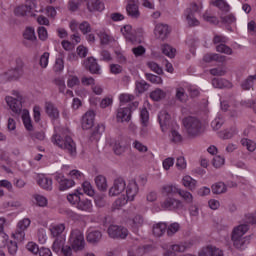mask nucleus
Wrapping results in <instances>:
<instances>
[{
    "label": "nucleus",
    "mask_w": 256,
    "mask_h": 256,
    "mask_svg": "<svg viewBox=\"0 0 256 256\" xmlns=\"http://www.w3.org/2000/svg\"><path fill=\"white\" fill-rule=\"evenodd\" d=\"M83 193L76 190L72 194L67 195V200L74 205L78 211H84L85 213H91L93 211V203L89 199H82Z\"/></svg>",
    "instance_id": "1"
},
{
    "label": "nucleus",
    "mask_w": 256,
    "mask_h": 256,
    "mask_svg": "<svg viewBox=\"0 0 256 256\" xmlns=\"http://www.w3.org/2000/svg\"><path fill=\"white\" fill-rule=\"evenodd\" d=\"M52 143L57 145L60 149L67 151L71 157H75V155H77V145L71 136H65V138H63L59 134H54L52 136Z\"/></svg>",
    "instance_id": "2"
},
{
    "label": "nucleus",
    "mask_w": 256,
    "mask_h": 256,
    "mask_svg": "<svg viewBox=\"0 0 256 256\" xmlns=\"http://www.w3.org/2000/svg\"><path fill=\"white\" fill-rule=\"evenodd\" d=\"M182 123L190 137H197V135L201 133L203 124L199 118L195 116H188L183 119Z\"/></svg>",
    "instance_id": "3"
},
{
    "label": "nucleus",
    "mask_w": 256,
    "mask_h": 256,
    "mask_svg": "<svg viewBox=\"0 0 256 256\" xmlns=\"http://www.w3.org/2000/svg\"><path fill=\"white\" fill-rule=\"evenodd\" d=\"M69 243L73 251H83L85 249V236L79 229H74L70 233Z\"/></svg>",
    "instance_id": "4"
},
{
    "label": "nucleus",
    "mask_w": 256,
    "mask_h": 256,
    "mask_svg": "<svg viewBox=\"0 0 256 256\" xmlns=\"http://www.w3.org/2000/svg\"><path fill=\"white\" fill-rule=\"evenodd\" d=\"M195 243L193 240H188L186 242H182L180 244H174L167 249L163 256H176V253H185V251L191 249Z\"/></svg>",
    "instance_id": "5"
},
{
    "label": "nucleus",
    "mask_w": 256,
    "mask_h": 256,
    "mask_svg": "<svg viewBox=\"0 0 256 256\" xmlns=\"http://www.w3.org/2000/svg\"><path fill=\"white\" fill-rule=\"evenodd\" d=\"M37 8L35 0H26L25 5H21L15 8L14 14L17 17H25L27 15H33V11Z\"/></svg>",
    "instance_id": "6"
},
{
    "label": "nucleus",
    "mask_w": 256,
    "mask_h": 256,
    "mask_svg": "<svg viewBox=\"0 0 256 256\" xmlns=\"http://www.w3.org/2000/svg\"><path fill=\"white\" fill-rule=\"evenodd\" d=\"M107 233L111 239H127L129 230L123 226L112 224L108 227Z\"/></svg>",
    "instance_id": "7"
},
{
    "label": "nucleus",
    "mask_w": 256,
    "mask_h": 256,
    "mask_svg": "<svg viewBox=\"0 0 256 256\" xmlns=\"http://www.w3.org/2000/svg\"><path fill=\"white\" fill-rule=\"evenodd\" d=\"M30 225H31V219L24 218L20 220L17 224V229L13 234L14 239H16V241H23L25 239V231L29 229Z\"/></svg>",
    "instance_id": "8"
},
{
    "label": "nucleus",
    "mask_w": 256,
    "mask_h": 256,
    "mask_svg": "<svg viewBox=\"0 0 256 256\" xmlns=\"http://www.w3.org/2000/svg\"><path fill=\"white\" fill-rule=\"evenodd\" d=\"M197 12H199V5L197 3H192L191 7L186 9L185 15L189 27H198L200 22L195 18Z\"/></svg>",
    "instance_id": "9"
},
{
    "label": "nucleus",
    "mask_w": 256,
    "mask_h": 256,
    "mask_svg": "<svg viewBox=\"0 0 256 256\" xmlns=\"http://www.w3.org/2000/svg\"><path fill=\"white\" fill-rule=\"evenodd\" d=\"M160 205L164 211H175V209H181V207H183V203L173 197H166Z\"/></svg>",
    "instance_id": "10"
},
{
    "label": "nucleus",
    "mask_w": 256,
    "mask_h": 256,
    "mask_svg": "<svg viewBox=\"0 0 256 256\" xmlns=\"http://www.w3.org/2000/svg\"><path fill=\"white\" fill-rule=\"evenodd\" d=\"M126 187H127V183H125V179L123 178L115 179L113 186L109 189V196L117 197V195H121V193L125 191Z\"/></svg>",
    "instance_id": "11"
},
{
    "label": "nucleus",
    "mask_w": 256,
    "mask_h": 256,
    "mask_svg": "<svg viewBox=\"0 0 256 256\" xmlns=\"http://www.w3.org/2000/svg\"><path fill=\"white\" fill-rule=\"evenodd\" d=\"M125 189L126 195L124 196L127 197L129 201H134L139 193V185H137V182L135 180H130Z\"/></svg>",
    "instance_id": "12"
},
{
    "label": "nucleus",
    "mask_w": 256,
    "mask_h": 256,
    "mask_svg": "<svg viewBox=\"0 0 256 256\" xmlns=\"http://www.w3.org/2000/svg\"><path fill=\"white\" fill-rule=\"evenodd\" d=\"M158 121L163 133L167 132L169 127H171V115L165 110L160 111L158 114Z\"/></svg>",
    "instance_id": "13"
},
{
    "label": "nucleus",
    "mask_w": 256,
    "mask_h": 256,
    "mask_svg": "<svg viewBox=\"0 0 256 256\" xmlns=\"http://www.w3.org/2000/svg\"><path fill=\"white\" fill-rule=\"evenodd\" d=\"M55 180L59 183V189L61 191H67V189H71V187H75V181L73 179H67L62 174H58L55 176Z\"/></svg>",
    "instance_id": "14"
},
{
    "label": "nucleus",
    "mask_w": 256,
    "mask_h": 256,
    "mask_svg": "<svg viewBox=\"0 0 256 256\" xmlns=\"http://www.w3.org/2000/svg\"><path fill=\"white\" fill-rule=\"evenodd\" d=\"M116 119L118 123H129L131 121V108L120 107L117 110Z\"/></svg>",
    "instance_id": "15"
},
{
    "label": "nucleus",
    "mask_w": 256,
    "mask_h": 256,
    "mask_svg": "<svg viewBox=\"0 0 256 256\" xmlns=\"http://www.w3.org/2000/svg\"><path fill=\"white\" fill-rule=\"evenodd\" d=\"M84 65L86 69L95 75L101 74V66L97 63V60L94 57H89L85 60Z\"/></svg>",
    "instance_id": "16"
},
{
    "label": "nucleus",
    "mask_w": 256,
    "mask_h": 256,
    "mask_svg": "<svg viewBox=\"0 0 256 256\" xmlns=\"http://www.w3.org/2000/svg\"><path fill=\"white\" fill-rule=\"evenodd\" d=\"M95 123V112L90 110L86 112L82 117V129H91Z\"/></svg>",
    "instance_id": "17"
},
{
    "label": "nucleus",
    "mask_w": 256,
    "mask_h": 256,
    "mask_svg": "<svg viewBox=\"0 0 256 256\" xmlns=\"http://www.w3.org/2000/svg\"><path fill=\"white\" fill-rule=\"evenodd\" d=\"M154 33L158 39H161L162 41H165L167 39V36L171 31L169 30V25L166 24H157L154 29Z\"/></svg>",
    "instance_id": "18"
},
{
    "label": "nucleus",
    "mask_w": 256,
    "mask_h": 256,
    "mask_svg": "<svg viewBox=\"0 0 256 256\" xmlns=\"http://www.w3.org/2000/svg\"><path fill=\"white\" fill-rule=\"evenodd\" d=\"M45 111L52 121H57V119H59V109L52 102L45 103Z\"/></svg>",
    "instance_id": "19"
},
{
    "label": "nucleus",
    "mask_w": 256,
    "mask_h": 256,
    "mask_svg": "<svg viewBox=\"0 0 256 256\" xmlns=\"http://www.w3.org/2000/svg\"><path fill=\"white\" fill-rule=\"evenodd\" d=\"M121 33L122 35H124L128 43H132L133 45L137 43V36H135V34L133 33V28L131 27V25H125L123 28H121Z\"/></svg>",
    "instance_id": "20"
},
{
    "label": "nucleus",
    "mask_w": 256,
    "mask_h": 256,
    "mask_svg": "<svg viewBox=\"0 0 256 256\" xmlns=\"http://www.w3.org/2000/svg\"><path fill=\"white\" fill-rule=\"evenodd\" d=\"M37 183L41 189H44L45 191H53V180L51 178L44 175L39 176Z\"/></svg>",
    "instance_id": "21"
},
{
    "label": "nucleus",
    "mask_w": 256,
    "mask_h": 256,
    "mask_svg": "<svg viewBox=\"0 0 256 256\" xmlns=\"http://www.w3.org/2000/svg\"><path fill=\"white\" fill-rule=\"evenodd\" d=\"M49 231L52 237H55L56 239L61 238V235H63L65 231V223L51 224L49 226Z\"/></svg>",
    "instance_id": "22"
},
{
    "label": "nucleus",
    "mask_w": 256,
    "mask_h": 256,
    "mask_svg": "<svg viewBox=\"0 0 256 256\" xmlns=\"http://www.w3.org/2000/svg\"><path fill=\"white\" fill-rule=\"evenodd\" d=\"M23 73L24 70L14 67L5 72L4 75L8 81H17V79H21V77H23Z\"/></svg>",
    "instance_id": "23"
},
{
    "label": "nucleus",
    "mask_w": 256,
    "mask_h": 256,
    "mask_svg": "<svg viewBox=\"0 0 256 256\" xmlns=\"http://www.w3.org/2000/svg\"><path fill=\"white\" fill-rule=\"evenodd\" d=\"M231 240L235 249H239L240 251H245V249H247V245H249V238H237L236 234L234 237H231Z\"/></svg>",
    "instance_id": "24"
},
{
    "label": "nucleus",
    "mask_w": 256,
    "mask_h": 256,
    "mask_svg": "<svg viewBox=\"0 0 256 256\" xmlns=\"http://www.w3.org/2000/svg\"><path fill=\"white\" fill-rule=\"evenodd\" d=\"M5 101L11 111H13V113L21 112V102H19L17 98H13L12 96H6Z\"/></svg>",
    "instance_id": "25"
},
{
    "label": "nucleus",
    "mask_w": 256,
    "mask_h": 256,
    "mask_svg": "<svg viewBox=\"0 0 256 256\" xmlns=\"http://www.w3.org/2000/svg\"><path fill=\"white\" fill-rule=\"evenodd\" d=\"M212 85L215 89H231L233 87V84L224 78H213Z\"/></svg>",
    "instance_id": "26"
},
{
    "label": "nucleus",
    "mask_w": 256,
    "mask_h": 256,
    "mask_svg": "<svg viewBox=\"0 0 256 256\" xmlns=\"http://www.w3.org/2000/svg\"><path fill=\"white\" fill-rule=\"evenodd\" d=\"M162 197H173L179 193V188L173 184H166L162 187Z\"/></svg>",
    "instance_id": "27"
},
{
    "label": "nucleus",
    "mask_w": 256,
    "mask_h": 256,
    "mask_svg": "<svg viewBox=\"0 0 256 256\" xmlns=\"http://www.w3.org/2000/svg\"><path fill=\"white\" fill-rule=\"evenodd\" d=\"M87 9L90 11V13H93L95 11H103L105 9V4L101 2V0H90L87 3Z\"/></svg>",
    "instance_id": "28"
},
{
    "label": "nucleus",
    "mask_w": 256,
    "mask_h": 256,
    "mask_svg": "<svg viewBox=\"0 0 256 256\" xmlns=\"http://www.w3.org/2000/svg\"><path fill=\"white\" fill-rule=\"evenodd\" d=\"M247 231H249V225L240 224L233 229L231 237H235L236 235L237 239L245 238V233H247Z\"/></svg>",
    "instance_id": "29"
},
{
    "label": "nucleus",
    "mask_w": 256,
    "mask_h": 256,
    "mask_svg": "<svg viewBox=\"0 0 256 256\" xmlns=\"http://www.w3.org/2000/svg\"><path fill=\"white\" fill-rule=\"evenodd\" d=\"M152 233L154 237H163L164 233H167V223L159 222L153 225Z\"/></svg>",
    "instance_id": "30"
},
{
    "label": "nucleus",
    "mask_w": 256,
    "mask_h": 256,
    "mask_svg": "<svg viewBox=\"0 0 256 256\" xmlns=\"http://www.w3.org/2000/svg\"><path fill=\"white\" fill-rule=\"evenodd\" d=\"M102 237L103 234L101 233V231L92 230L88 232L86 239L88 243H92V245H95V243H99V241H101Z\"/></svg>",
    "instance_id": "31"
},
{
    "label": "nucleus",
    "mask_w": 256,
    "mask_h": 256,
    "mask_svg": "<svg viewBox=\"0 0 256 256\" xmlns=\"http://www.w3.org/2000/svg\"><path fill=\"white\" fill-rule=\"evenodd\" d=\"M255 83H256V74L249 75L244 81H242L241 88L243 89V91H251Z\"/></svg>",
    "instance_id": "32"
},
{
    "label": "nucleus",
    "mask_w": 256,
    "mask_h": 256,
    "mask_svg": "<svg viewBox=\"0 0 256 256\" xmlns=\"http://www.w3.org/2000/svg\"><path fill=\"white\" fill-rule=\"evenodd\" d=\"M126 11L129 17H132V19H139L141 15V13L139 12V4L128 3L126 6Z\"/></svg>",
    "instance_id": "33"
},
{
    "label": "nucleus",
    "mask_w": 256,
    "mask_h": 256,
    "mask_svg": "<svg viewBox=\"0 0 256 256\" xmlns=\"http://www.w3.org/2000/svg\"><path fill=\"white\" fill-rule=\"evenodd\" d=\"M226 57L220 54L209 53L204 55L203 61L205 63H211V61H217L218 63H224Z\"/></svg>",
    "instance_id": "34"
},
{
    "label": "nucleus",
    "mask_w": 256,
    "mask_h": 256,
    "mask_svg": "<svg viewBox=\"0 0 256 256\" xmlns=\"http://www.w3.org/2000/svg\"><path fill=\"white\" fill-rule=\"evenodd\" d=\"M95 184L99 191H107V178L103 175H98L95 177Z\"/></svg>",
    "instance_id": "35"
},
{
    "label": "nucleus",
    "mask_w": 256,
    "mask_h": 256,
    "mask_svg": "<svg viewBox=\"0 0 256 256\" xmlns=\"http://www.w3.org/2000/svg\"><path fill=\"white\" fill-rule=\"evenodd\" d=\"M212 5L220 9L223 13H229V11H231V6L225 0H214Z\"/></svg>",
    "instance_id": "36"
},
{
    "label": "nucleus",
    "mask_w": 256,
    "mask_h": 256,
    "mask_svg": "<svg viewBox=\"0 0 256 256\" xmlns=\"http://www.w3.org/2000/svg\"><path fill=\"white\" fill-rule=\"evenodd\" d=\"M182 184L190 191H195L197 187V180L193 179L191 176H184L182 179Z\"/></svg>",
    "instance_id": "37"
},
{
    "label": "nucleus",
    "mask_w": 256,
    "mask_h": 256,
    "mask_svg": "<svg viewBox=\"0 0 256 256\" xmlns=\"http://www.w3.org/2000/svg\"><path fill=\"white\" fill-rule=\"evenodd\" d=\"M103 133H105V125L98 124L91 134L92 141H99V139H101V135H103Z\"/></svg>",
    "instance_id": "38"
},
{
    "label": "nucleus",
    "mask_w": 256,
    "mask_h": 256,
    "mask_svg": "<svg viewBox=\"0 0 256 256\" xmlns=\"http://www.w3.org/2000/svg\"><path fill=\"white\" fill-rule=\"evenodd\" d=\"M63 247H65V238H56L52 245V250L54 251V253L59 254L62 251Z\"/></svg>",
    "instance_id": "39"
},
{
    "label": "nucleus",
    "mask_w": 256,
    "mask_h": 256,
    "mask_svg": "<svg viewBox=\"0 0 256 256\" xmlns=\"http://www.w3.org/2000/svg\"><path fill=\"white\" fill-rule=\"evenodd\" d=\"M128 201H129V199L125 195L120 196L112 204L113 211L119 210V209H121V207H125V205H127Z\"/></svg>",
    "instance_id": "40"
},
{
    "label": "nucleus",
    "mask_w": 256,
    "mask_h": 256,
    "mask_svg": "<svg viewBox=\"0 0 256 256\" xmlns=\"http://www.w3.org/2000/svg\"><path fill=\"white\" fill-rule=\"evenodd\" d=\"M227 192V185L223 182H218L214 185H212V193L214 195H221V193H226Z\"/></svg>",
    "instance_id": "41"
},
{
    "label": "nucleus",
    "mask_w": 256,
    "mask_h": 256,
    "mask_svg": "<svg viewBox=\"0 0 256 256\" xmlns=\"http://www.w3.org/2000/svg\"><path fill=\"white\" fill-rule=\"evenodd\" d=\"M23 37L27 41H37V36L35 35V28L27 27L23 33Z\"/></svg>",
    "instance_id": "42"
},
{
    "label": "nucleus",
    "mask_w": 256,
    "mask_h": 256,
    "mask_svg": "<svg viewBox=\"0 0 256 256\" xmlns=\"http://www.w3.org/2000/svg\"><path fill=\"white\" fill-rule=\"evenodd\" d=\"M176 52H177V50L175 48H173L171 45H169V44L162 45V53L164 55H166V57L173 59V57H175Z\"/></svg>",
    "instance_id": "43"
},
{
    "label": "nucleus",
    "mask_w": 256,
    "mask_h": 256,
    "mask_svg": "<svg viewBox=\"0 0 256 256\" xmlns=\"http://www.w3.org/2000/svg\"><path fill=\"white\" fill-rule=\"evenodd\" d=\"M9 255L15 256L17 255V251H19V246L16 241L8 240L6 244Z\"/></svg>",
    "instance_id": "44"
},
{
    "label": "nucleus",
    "mask_w": 256,
    "mask_h": 256,
    "mask_svg": "<svg viewBox=\"0 0 256 256\" xmlns=\"http://www.w3.org/2000/svg\"><path fill=\"white\" fill-rule=\"evenodd\" d=\"M166 95L165 91L158 88L150 93V99L153 101H161V99H165Z\"/></svg>",
    "instance_id": "45"
},
{
    "label": "nucleus",
    "mask_w": 256,
    "mask_h": 256,
    "mask_svg": "<svg viewBox=\"0 0 256 256\" xmlns=\"http://www.w3.org/2000/svg\"><path fill=\"white\" fill-rule=\"evenodd\" d=\"M241 145L246 147L247 151H250V153H253V151L256 149V143L251 139L243 138L241 140Z\"/></svg>",
    "instance_id": "46"
},
{
    "label": "nucleus",
    "mask_w": 256,
    "mask_h": 256,
    "mask_svg": "<svg viewBox=\"0 0 256 256\" xmlns=\"http://www.w3.org/2000/svg\"><path fill=\"white\" fill-rule=\"evenodd\" d=\"M223 123H225V119H223V116L218 115L212 122L211 127L214 131H219L221 127H223Z\"/></svg>",
    "instance_id": "47"
},
{
    "label": "nucleus",
    "mask_w": 256,
    "mask_h": 256,
    "mask_svg": "<svg viewBox=\"0 0 256 256\" xmlns=\"http://www.w3.org/2000/svg\"><path fill=\"white\" fill-rule=\"evenodd\" d=\"M22 121L27 131H33V122H31V116H29V113H24L22 115Z\"/></svg>",
    "instance_id": "48"
},
{
    "label": "nucleus",
    "mask_w": 256,
    "mask_h": 256,
    "mask_svg": "<svg viewBox=\"0 0 256 256\" xmlns=\"http://www.w3.org/2000/svg\"><path fill=\"white\" fill-rule=\"evenodd\" d=\"M179 229H181V226L179 225V223L174 222L169 226H167L166 233L168 237H173V235H175V233H177Z\"/></svg>",
    "instance_id": "49"
},
{
    "label": "nucleus",
    "mask_w": 256,
    "mask_h": 256,
    "mask_svg": "<svg viewBox=\"0 0 256 256\" xmlns=\"http://www.w3.org/2000/svg\"><path fill=\"white\" fill-rule=\"evenodd\" d=\"M216 51L218 53H224V55H233V49H231V47L227 46L225 43L218 44L216 46Z\"/></svg>",
    "instance_id": "50"
},
{
    "label": "nucleus",
    "mask_w": 256,
    "mask_h": 256,
    "mask_svg": "<svg viewBox=\"0 0 256 256\" xmlns=\"http://www.w3.org/2000/svg\"><path fill=\"white\" fill-rule=\"evenodd\" d=\"M140 121L143 127H147V125L149 124V111L147 110V108H142V110L140 111Z\"/></svg>",
    "instance_id": "51"
},
{
    "label": "nucleus",
    "mask_w": 256,
    "mask_h": 256,
    "mask_svg": "<svg viewBox=\"0 0 256 256\" xmlns=\"http://www.w3.org/2000/svg\"><path fill=\"white\" fill-rule=\"evenodd\" d=\"M178 195L185 201V203H193V194L188 191L178 189Z\"/></svg>",
    "instance_id": "52"
},
{
    "label": "nucleus",
    "mask_w": 256,
    "mask_h": 256,
    "mask_svg": "<svg viewBox=\"0 0 256 256\" xmlns=\"http://www.w3.org/2000/svg\"><path fill=\"white\" fill-rule=\"evenodd\" d=\"M98 36L100 38L101 45H109L111 41H113V37H111L106 32H100Z\"/></svg>",
    "instance_id": "53"
},
{
    "label": "nucleus",
    "mask_w": 256,
    "mask_h": 256,
    "mask_svg": "<svg viewBox=\"0 0 256 256\" xmlns=\"http://www.w3.org/2000/svg\"><path fill=\"white\" fill-rule=\"evenodd\" d=\"M176 99L181 103H185L187 101V94L185 93V88L180 87L176 89Z\"/></svg>",
    "instance_id": "54"
},
{
    "label": "nucleus",
    "mask_w": 256,
    "mask_h": 256,
    "mask_svg": "<svg viewBox=\"0 0 256 256\" xmlns=\"http://www.w3.org/2000/svg\"><path fill=\"white\" fill-rule=\"evenodd\" d=\"M82 188L84 193L89 197H93V195H95V190H93V186H91L90 182L88 181L83 182Z\"/></svg>",
    "instance_id": "55"
},
{
    "label": "nucleus",
    "mask_w": 256,
    "mask_h": 256,
    "mask_svg": "<svg viewBox=\"0 0 256 256\" xmlns=\"http://www.w3.org/2000/svg\"><path fill=\"white\" fill-rule=\"evenodd\" d=\"M132 147H134L136 151H139V153H147V151H149V148H147V146H145L143 143H141L138 140H135L132 143Z\"/></svg>",
    "instance_id": "56"
},
{
    "label": "nucleus",
    "mask_w": 256,
    "mask_h": 256,
    "mask_svg": "<svg viewBox=\"0 0 256 256\" xmlns=\"http://www.w3.org/2000/svg\"><path fill=\"white\" fill-rule=\"evenodd\" d=\"M81 80H79V77L75 75H70L67 80V85L70 89H73V87H76V85H80Z\"/></svg>",
    "instance_id": "57"
},
{
    "label": "nucleus",
    "mask_w": 256,
    "mask_h": 256,
    "mask_svg": "<svg viewBox=\"0 0 256 256\" xmlns=\"http://www.w3.org/2000/svg\"><path fill=\"white\" fill-rule=\"evenodd\" d=\"M147 66L149 67V69H151V71H153L154 73H157V75H161V73H163V68L160 67L159 64H157L154 61L148 62Z\"/></svg>",
    "instance_id": "58"
},
{
    "label": "nucleus",
    "mask_w": 256,
    "mask_h": 256,
    "mask_svg": "<svg viewBox=\"0 0 256 256\" xmlns=\"http://www.w3.org/2000/svg\"><path fill=\"white\" fill-rule=\"evenodd\" d=\"M235 135V131L233 129H229V130H224V131H220L218 133V137H220V139H232V137Z\"/></svg>",
    "instance_id": "59"
},
{
    "label": "nucleus",
    "mask_w": 256,
    "mask_h": 256,
    "mask_svg": "<svg viewBox=\"0 0 256 256\" xmlns=\"http://www.w3.org/2000/svg\"><path fill=\"white\" fill-rule=\"evenodd\" d=\"M149 89V84L145 80L136 82V91L139 93H145Z\"/></svg>",
    "instance_id": "60"
},
{
    "label": "nucleus",
    "mask_w": 256,
    "mask_h": 256,
    "mask_svg": "<svg viewBox=\"0 0 256 256\" xmlns=\"http://www.w3.org/2000/svg\"><path fill=\"white\" fill-rule=\"evenodd\" d=\"M79 30L83 35H87L88 33H91V24L87 21H83L78 26Z\"/></svg>",
    "instance_id": "61"
},
{
    "label": "nucleus",
    "mask_w": 256,
    "mask_h": 256,
    "mask_svg": "<svg viewBox=\"0 0 256 256\" xmlns=\"http://www.w3.org/2000/svg\"><path fill=\"white\" fill-rule=\"evenodd\" d=\"M132 53L135 57H143L145 53H147V49L144 46L139 45L137 47L132 48Z\"/></svg>",
    "instance_id": "62"
},
{
    "label": "nucleus",
    "mask_w": 256,
    "mask_h": 256,
    "mask_svg": "<svg viewBox=\"0 0 256 256\" xmlns=\"http://www.w3.org/2000/svg\"><path fill=\"white\" fill-rule=\"evenodd\" d=\"M146 79L147 81H150V83H155L156 85H161V83H163V79L155 74H146Z\"/></svg>",
    "instance_id": "63"
},
{
    "label": "nucleus",
    "mask_w": 256,
    "mask_h": 256,
    "mask_svg": "<svg viewBox=\"0 0 256 256\" xmlns=\"http://www.w3.org/2000/svg\"><path fill=\"white\" fill-rule=\"evenodd\" d=\"M37 32H38V37H39L40 41H47V39L49 37L47 28L40 26V27H38Z\"/></svg>",
    "instance_id": "64"
}]
</instances>
